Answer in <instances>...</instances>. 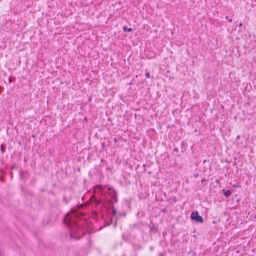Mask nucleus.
Instances as JSON below:
<instances>
[{
    "label": "nucleus",
    "mask_w": 256,
    "mask_h": 256,
    "mask_svg": "<svg viewBox=\"0 0 256 256\" xmlns=\"http://www.w3.org/2000/svg\"><path fill=\"white\" fill-rule=\"evenodd\" d=\"M84 207L83 205L76 206L65 216L64 223L70 230L71 239L80 240L86 232L89 234L94 232L91 222L82 212Z\"/></svg>",
    "instance_id": "f257e3e1"
},
{
    "label": "nucleus",
    "mask_w": 256,
    "mask_h": 256,
    "mask_svg": "<svg viewBox=\"0 0 256 256\" xmlns=\"http://www.w3.org/2000/svg\"><path fill=\"white\" fill-rule=\"evenodd\" d=\"M191 218L192 220L196 221L200 223H203V218L199 215L198 212H193L191 214Z\"/></svg>",
    "instance_id": "f03ea898"
},
{
    "label": "nucleus",
    "mask_w": 256,
    "mask_h": 256,
    "mask_svg": "<svg viewBox=\"0 0 256 256\" xmlns=\"http://www.w3.org/2000/svg\"><path fill=\"white\" fill-rule=\"evenodd\" d=\"M224 194L225 196L226 197L230 196L232 194V192L230 190H228L227 191L224 190Z\"/></svg>",
    "instance_id": "7ed1b4c3"
},
{
    "label": "nucleus",
    "mask_w": 256,
    "mask_h": 256,
    "mask_svg": "<svg viewBox=\"0 0 256 256\" xmlns=\"http://www.w3.org/2000/svg\"><path fill=\"white\" fill-rule=\"evenodd\" d=\"M1 151L2 153H4L6 151V145L5 144H2L1 146Z\"/></svg>",
    "instance_id": "20e7f679"
},
{
    "label": "nucleus",
    "mask_w": 256,
    "mask_h": 256,
    "mask_svg": "<svg viewBox=\"0 0 256 256\" xmlns=\"http://www.w3.org/2000/svg\"><path fill=\"white\" fill-rule=\"evenodd\" d=\"M124 32H130L132 31V29L131 28H128L126 27H124Z\"/></svg>",
    "instance_id": "39448f33"
},
{
    "label": "nucleus",
    "mask_w": 256,
    "mask_h": 256,
    "mask_svg": "<svg viewBox=\"0 0 256 256\" xmlns=\"http://www.w3.org/2000/svg\"><path fill=\"white\" fill-rule=\"evenodd\" d=\"M146 76L147 78H150V73L148 72L146 74Z\"/></svg>",
    "instance_id": "423d86ee"
},
{
    "label": "nucleus",
    "mask_w": 256,
    "mask_h": 256,
    "mask_svg": "<svg viewBox=\"0 0 256 256\" xmlns=\"http://www.w3.org/2000/svg\"><path fill=\"white\" fill-rule=\"evenodd\" d=\"M90 200L92 201V202H96V199L94 198V196L92 198H91Z\"/></svg>",
    "instance_id": "0eeeda50"
},
{
    "label": "nucleus",
    "mask_w": 256,
    "mask_h": 256,
    "mask_svg": "<svg viewBox=\"0 0 256 256\" xmlns=\"http://www.w3.org/2000/svg\"><path fill=\"white\" fill-rule=\"evenodd\" d=\"M93 188H94V195H95L96 194V186H94Z\"/></svg>",
    "instance_id": "6e6552de"
},
{
    "label": "nucleus",
    "mask_w": 256,
    "mask_h": 256,
    "mask_svg": "<svg viewBox=\"0 0 256 256\" xmlns=\"http://www.w3.org/2000/svg\"><path fill=\"white\" fill-rule=\"evenodd\" d=\"M229 21L232 22V19H230V20H229Z\"/></svg>",
    "instance_id": "1a4fd4ad"
},
{
    "label": "nucleus",
    "mask_w": 256,
    "mask_h": 256,
    "mask_svg": "<svg viewBox=\"0 0 256 256\" xmlns=\"http://www.w3.org/2000/svg\"><path fill=\"white\" fill-rule=\"evenodd\" d=\"M216 183L217 184H220V182L219 180H216Z\"/></svg>",
    "instance_id": "9d476101"
},
{
    "label": "nucleus",
    "mask_w": 256,
    "mask_h": 256,
    "mask_svg": "<svg viewBox=\"0 0 256 256\" xmlns=\"http://www.w3.org/2000/svg\"><path fill=\"white\" fill-rule=\"evenodd\" d=\"M240 26H242V24H240Z\"/></svg>",
    "instance_id": "9b49d317"
},
{
    "label": "nucleus",
    "mask_w": 256,
    "mask_h": 256,
    "mask_svg": "<svg viewBox=\"0 0 256 256\" xmlns=\"http://www.w3.org/2000/svg\"><path fill=\"white\" fill-rule=\"evenodd\" d=\"M226 18L227 20H228V16H227V17Z\"/></svg>",
    "instance_id": "f8f14e48"
},
{
    "label": "nucleus",
    "mask_w": 256,
    "mask_h": 256,
    "mask_svg": "<svg viewBox=\"0 0 256 256\" xmlns=\"http://www.w3.org/2000/svg\"><path fill=\"white\" fill-rule=\"evenodd\" d=\"M9 80H10V82H11V79L10 78Z\"/></svg>",
    "instance_id": "ddd939ff"
}]
</instances>
